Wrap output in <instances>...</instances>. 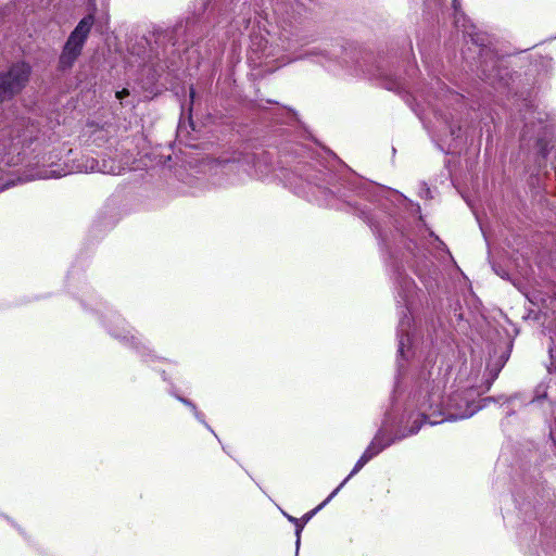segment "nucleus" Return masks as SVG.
I'll list each match as a JSON object with an SVG mask.
<instances>
[{
	"label": "nucleus",
	"instance_id": "17",
	"mask_svg": "<svg viewBox=\"0 0 556 556\" xmlns=\"http://www.w3.org/2000/svg\"><path fill=\"white\" fill-rule=\"evenodd\" d=\"M421 422L414 421V426L409 430V434H415L420 429Z\"/></svg>",
	"mask_w": 556,
	"mask_h": 556
},
{
	"label": "nucleus",
	"instance_id": "19",
	"mask_svg": "<svg viewBox=\"0 0 556 556\" xmlns=\"http://www.w3.org/2000/svg\"><path fill=\"white\" fill-rule=\"evenodd\" d=\"M453 7H454L455 11L458 10V0H453Z\"/></svg>",
	"mask_w": 556,
	"mask_h": 556
},
{
	"label": "nucleus",
	"instance_id": "14",
	"mask_svg": "<svg viewBox=\"0 0 556 556\" xmlns=\"http://www.w3.org/2000/svg\"><path fill=\"white\" fill-rule=\"evenodd\" d=\"M295 526H296V545L299 546L300 544V535H301V531L303 530V527H304V521L303 520H300L299 519V522H294Z\"/></svg>",
	"mask_w": 556,
	"mask_h": 556
},
{
	"label": "nucleus",
	"instance_id": "2",
	"mask_svg": "<svg viewBox=\"0 0 556 556\" xmlns=\"http://www.w3.org/2000/svg\"><path fill=\"white\" fill-rule=\"evenodd\" d=\"M93 22V14H88L77 24L75 29L68 36L59 59L60 67L62 70L72 67L77 58L80 55Z\"/></svg>",
	"mask_w": 556,
	"mask_h": 556
},
{
	"label": "nucleus",
	"instance_id": "20",
	"mask_svg": "<svg viewBox=\"0 0 556 556\" xmlns=\"http://www.w3.org/2000/svg\"><path fill=\"white\" fill-rule=\"evenodd\" d=\"M288 519L291 521V522H299V519L292 517V516H287Z\"/></svg>",
	"mask_w": 556,
	"mask_h": 556
},
{
	"label": "nucleus",
	"instance_id": "16",
	"mask_svg": "<svg viewBox=\"0 0 556 556\" xmlns=\"http://www.w3.org/2000/svg\"><path fill=\"white\" fill-rule=\"evenodd\" d=\"M128 94H129V91L127 89H123V90L116 92V98L122 100L123 98L127 97Z\"/></svg>",
	"mask_w": 556,
	"mask_h": 556
},
{
	"label": "nucleus",
	"instance_id": "4",
	"mask_svg": "<svg viewBox=\"0 0 556 556\" xmlns=\"http://www.w3.org/2000/svg\"><path fill=\"white\" fill-rule=\"evenodd\" d=\"M400 288L401 290L399 295L403 298L405 311L402 312L403 316L399 321V354L404 356L405 348L410 343L408 330L412 326L413 319L409 314L408 306L410 304V299L415 293L416 286L412 279L404 277L401 281Z\"/></svg>",
	"mask_w": 556,
	"mask_h": 556
},
{
	"label": "nucleus",
	"instance_id": "1",
	"mask_svg": "<svg viewBox=\"0 0 556 556\" xmlns=\"http://www.w3.org/2000/svg\"><path fill=\"white\" fill-rule=\"evenodd\" d=\"M417 405L422 421L431 425L441 422L432 419L435 415H445L447 420H458L471 417L480 408L471 391L456 392L445 401L439 390L427 391L425 394L421 392Z\"/></svg>",
	"mask_w": 556,
	"mask_h": 556
},
{
	"label": "nucleus",
	"instance_id": "12",
	"mask_svg": "<svg viewBox=\"0 0 556 556\" xmlns=\"http://www.w3.org/2000/svg\"><path fill=\"white\" fill-rule=\"evenodd\" d=\"M0 164H4L7 166L15 165L16 162L14 160V155H11V153H4L0 151Z\"/></svg>",
	"mask_w": 556,
	"mask_h": 556
},
{
	"label": "nucleus",
	"instance_id": "13",
	"mask_svg": "<svg viewBox=\"0 0 556 556\" xmlns=\"http://www.w3.org/2000/svg\"><path fill=\"white\" fill-rule=\"evenodd\" d=\"M184 404L190 406L194 413V416L197 417L198 420L202 421V415L198 412L197 407L191 403L189 402L188 400H185V399H179Z\"/></svg>",
	"mask_w": 556,
	"mask_h": 556
},
{
	"label": "nucleus",
	"instance_id": "18",
	"mask_svg": "<svg viewBox=\"0 0 556 556\" xmlns=\"http://www.w3.org/2000/svg\"><path fill=\"white\" fill-rule=\"evenodd\" d=\"M539 144L541 146V151L545 155L547 153L546 146H543V139H539Z\"/></svg>",
	"mask_w": 556,
	"mask_h": 556
},
{
	"label": "nucleus",
	"instance_id": "21",
	"mask_svg": "<svg viewBox=\"0 0 556 556\" xmlns=\"http://www.w3.org/2000/svg\"><path fill=\"white\" fill-rule=\"evenodd\" d=\"M193 97H194V92H193V90H191V92H190L191 100L193 99Z\"/></svg>",
	"mask_w": 556,
	"mask_h": 556
},
{
	"label": "nucleus",
	"instance_id": "10",
	"mask_svg": "<svg viewBox=\"0 0 556 556\" xmlns=\"http://www.w3.org/2000/svg\"><path fill=\"white\" fill-rule=\"evenodd\" d=\"M370 460V454L369 453H363V455L359 457V459L356 462L353 470L351 473L341 482L339 485L340 489L346 483V481L354 475H356L368 462Z\"/></svg>",
	"mask_w": 556,
	"mask_h": 556
},
{
	"label": "nucleus",
	"instance_id": "9",
	"mask_svg": "<svg viewBox=\"0 0 556 556\" xmlns=\"http://www.w3.org/2000/svg\"><path fill=\"white\" fill-rule=\"evenodd\" d=\"M389 443H383L380 435H376L364 453L370 454V459L378 455Z\"/></svg>",
	"mask_w": 556,
	"mask_h": 556
},
{
	"label": "nucleus",
	"instance_id": "7",
	"mask_svg": "<svg viewBox=\"0 0 556 556\" xmlns=\"http://www.w3.org/2000/svg\"><path fill=\"white\" fill-rule=\"evenodd\" d=\"M243 170H245L249 175H253L252 167L254 168V175L256 176H263L265 174V170L262 168V164L260 161L255 159V156H249L244 163L240 165Z\"/></svg>",
	"mask_w": 556,
	"mask_h": 556
},
{
	"label": "nucleus",
	"instance_id": "3",
	"mask_svg": "<svg viewBox=\"0 0 556 556\" xmlns=\"http://www.w3.org/2000/svg\"><path fill=\"white\" fill-rule=\"evenodd\" d=\"M31 68L25 62L13 64L7 73L0 74V101L9 100L27 84Z\"/></svg>",
	"mask_w": 556,
	"mask_h": 556
},
{
	"label": "nucleus",
	"instance_id": "15",
	"mask_svg": "<svg viewBox=\"0 0 556 556\" xmlns=\"http://www.w3.org/2000/svg\"><path fill=\"white\" fill-rule=\"evenodd\" d=\"M551 363L552 366L555 367L556 370V345L549 348Z\"/></svg>",
	"mask_w": 556,
	"mask_h": 556
},
{
	"label": "nucleus",
	"instance_id": "8",
	"mask_svg": "<svg viewBox=\"0 0 556 556\" xmlns=\"http://www.w3.org/2000/svg\"><path fill=\"white\" fill-rule=\"evenodd\" d=\"M389 443H383L380 435H376L364 453L370 454V459L378 455Z\"/></svg>",
	"mask_w": 556,
	"mask_h": 556
},
{
	"label": "nucleus",
	"instance_id": "5",
	"mask_svg": "<svg viewBox=\"0 0 556 556\" xmlns=\"http://www.w3.org/2000/svg\"><path fill=\"white\" fill-rule=\"evenodd\" d=\"M76 169L84 173L121 175L125 168L113 159H103L102 161H99L93 157L84 156L78 161Z\"/></svg>",
	"mask_w": 556,
	"mask_h": 556
},
{
	"label": "nucleus",
	"instance_id": "11",
	"mask_svg": "<svg viewBox=\"0 0 556 556\" xmlns=\"http://www.w3.org/2000/svg\"><path fill=\"white\" fill-rule=\"evenodd\" d=\"M339 491H340V486H338L334 491H332V493L319 506H317L315 509H313L312 511L304 515L302 520L304 522H307L313 517V515L317 510H319L321 507H324L327 503H329L338 494Z\"/></svg>",
	"mask_w": 556,
	"mask_h": 556
},
{
	"label": "nucleus",
	"instance_id": "6",
	"mask_svg": "<svg viewBox=\"0 0 556 556\" xmlns=\"http://www.w3.org/2000/svg\"><path fill=\"white\" fill-rule=\"evenodd\" d=\"M66 175V172L61 168H54L53 165L51 166H41L36 169H30L27 175L26 179L34 180V179H49V178H58Z\"/></svg>",
	"mask_w": 556,
	"mask_h": 556
}]
</instances>
